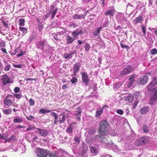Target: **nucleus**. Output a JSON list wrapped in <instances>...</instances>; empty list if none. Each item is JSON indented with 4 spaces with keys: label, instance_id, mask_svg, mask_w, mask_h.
<instances>
[{
    "label": "nucleus",
    "instance_id": "obj_16",
    "mask_svg": "<svg viewBox=\"0 0 157 157\" xmlns=\"http://www.w3.org/2000/svg\"><path fill=\"white\" fill-rule=\"evenodd\" d=\"M115 10L113 8L110 10H106L105 11V14L106 16H107L109 15H110L111 16H114L115 14Z\"/></svg>",
    "mask_w": 157,
    "mask_h": 157
},
{
    "label": "nucleus",
    "instance_id": "obj_51",
    "mask_svg": "<svg viewBox=\"0 0 157 157\" xmlns=\"http://www.w3.org/2000/svg\"><path fill=\"white\" fill-rule=\"evenodd\" d=\"M120 45L122 48H124L128 49L130 48L128 45H124L122 43H120Z\"/></svg>",
    "mask_w": 157,
    "mask_h": 157
},
{
    "label": "nucleus",
    "instance_id": "obj_32",
    "mask_svg": "<svg viewBox=\"0 0 157 157\" xmlns=\"http://www.w3.org/2000/svg\"><path fill=\"white\" fill-rule=\"evenodd\" d=\"M19 25H20L22 26L25 25V20L24 19L20 18L19 19Z\"/></svg>",
    "mask_w": 157,
    "mask_h": 157
},
{
    "label": "nucleus",
    "instance_id": "obj_31",
    "mask_svg": "<svg viewBox=\"0 0 157 157\" xmlns=\"http://www.w3.org/2000/svg\"><path fill=\"white\" fill-rule=\"evenodd\" d=\"M12 112V110L11 109H8L4 110L3 111V113L5 114L8 115L11 114Z\"/></svg>",
    "mask_w": 157,
    "mask_h": 157
},
{
    "label": "nucleus",
    "instance_id": "obj_38",
    "mask_svg": "<svg viewBox=\"0 0 157 157\" xmlns=\"http://www.w3.org/2000/svg\"><path fill=\"white\" fill-rule=\"evenodd\" d=\"M143 129L144 132L145 133H147L148 132V127L146 125L143 126Z\"/></svg>",
    "mask_w": 157,
    "mask_h": 157
},
{
    "label": "nucleus",
    "instance_id": "obj_53",
    "mask_svg": "<svg viewBox=\"0 0 157 157\" xmlns=\"http://www.w3.org/2000/svg\"><path fill=\"white\" fill-rule=\"evenodd\" d=\"M14 95L15 97L17 99H20L22 98L21 95L18 94H15Z\"/></svg>",
    "mask_w": 157,
    "mask_h": 157
},
{
    "label": "nucleus",
    "instance_id": "obj_61",
    "mask_svg": "<svg viewBox=\"0 0 157 157\" xmlns=\"http://www.w3.org/2000/svg\"><path fill=\"white\" fill-rule=\"evenodd\" d=\"M19 48H17L12 53V54L13 55H15L16 54V53L18 52L19 51Z\"/></svg>",
    "mask_w": 157,
    "mask_h": 157
},
{
    "label": "nucleus",
    "instance_id": "obj_48",
    "mask_svg": "<svg viewBox=\"0 0 157 157\" xmlns=\"http://www.w3.org/2000/svg\"><path fill=\"white\" fill-rule=\"evenodd\" d=\"M10 65L7 64L5 66L4 70L6 71H8L10 70Z\"/></svg>",
    "mask_w": 157,
    "mask_h": 157
},
{
    "label": "nucleus",
    "instance_id": "obj_59",
    "mask_svg": "<svg viewBox=\"0 0 157 157\" xmlns=\"http://www.w3.org/2000/svg\"><path fill=\"white\" fill-rule=\"evenodd\" d=\"M13 66L14 67L21 68V67L22 65H13Z\"/></svg>",
    "mask_w": 157,
    "mask_h": 157
},
{
    "label": "nucleus",
    "instance_id": "obj_4",
    "mask_svg": "<svg viewBox=\"0 0 157 157\" xmlns=\"http://www.w3.org/2000/svg\"><path fill=\"white\" fill-rule=\"evenodd\" d=\"M147 74L150 75V73H148L146 75H144L142 77L138 79L137 81L139 84L143 85L147 83L148 79V76L147 75Z\"/></svg>",
    "mask_w": 157,
    "mask_h": 157
},
{
    "label": "nucleus",
    "instance_id": "obj_20",
    "mask_svg": "<svg viewBox=\"0 0 157 157\" xmlns=\"http://www.w3.org/2000/svg\"><path fill=\"white\" fill-rule=\"evenodd\" d=\"M155 86V85H153V84L150 83V84L147 86V89L148 90L154 92L157 91L154 88Z\"/></svg>",
    "mask_w": 157,
    "mask_h": 157
},
{
    "label": "nucleus",
    "instance_id": "obj_52",
    "mask_svg": "<svg viewBox=\"0 0 157 157\" xmlns=\"http://www.w3.org/2000/svg\"><path fill=\"white\" fill-rule=\"evenodd\" d=\"M14 91L15 93H17L19 92L20 91V88L18 87H15L14 89Z\"/></svg>",
    "mask_w": 157,
    "mask_h": 157
},
{
    "label": "nucleus",
    "instance_id": "obj_17",
    "mask_svg": "<svg viewBox=\"0 0 157 157\" xmlns=\"http://www.w3.org/2000/svg\"><path fill=\"white\" fill-rule=\"evenodd\" d=\"M104 107H102L101 109H98L96 111L95 117H99L103 113Z\"/></svg>",
    "mask_w": 157,
    "mask_h": 157
},
{
    "label": "nucleus",
    "instance_id": "obj_6",
    "mask_svg": "<svg viewBox=\"0 0 157 157\" xmlns=\"http://www.w3.org/2000/svg\"><path fill=\"white\" fill-rule=\"evenodd\" d=\"M1 80L2 81V83L3 85H6L8 83H12L13 82V81L11 80L10 78L6 75L2 76Z\"/></svg>",
    "mask_w": 157,
    "mask_h": 157
},
{
    "label": "nucleus",
    "instance_id": "obj_50",
    "mask_svg": "<svg viewBox=\"0 0 157 157\" xmlns=\"http://www.w3.org/2000/svg\"><path fill=\"white\" fill-rule=\"evenodd\" d=\"M116 112L118 114L120 115H122L124 113V112L123 110L120 109L117 110Z\"/></svg>",
    "mask_w": 157,
    "mask_h": 157
},
{
    "label": "nucleus",
    "instance_id": "obj_19",
    "mask_svg": "<svg viewBox=\"0 0 157 157\" xmlns=\"http://www.w3.org/2000/svg\"><path fill=\"white\" fill-rule=\"evenodd\" d=\"M135 75H132L129 78V82L128 84V87L130 86L135 81Z\"/></svg>",
    "mask_w": 157,
    "mask_h": 157
},
{
    "label": "nucleus",
    "instance_id": "obj_42",
    "mask_svg": "<svg viewBox=\"0 0 157 157\" xmlns=\"http://www.w3.org/2000/svg\"><path fill=\"white\" fill-rule=\"evenodd\" d=\"M29 104L31 106H33L35 104V101L32 99L30 98L29 100Z\"/></svg>",
    "mask_w": 157,
    "mask_h": 157
},
{
    "label": "nucleus",
    "instance_id": "obj_13",
    "mask_svg": "<svg viewBox=\"0 0 157 157\" xmlns=\"http://www.w3.org/2000/svg\"><path fill=\"white\" fill-rule=\"evenodd\" d=\"M143 21V19L142 16L136 17L132 21L133 23L136 25L138 23H141Z\"/></svg>",
    "mask_w": 157,
    "mask_h": 157
},
{
    "label": "nucleus",
    "instance_id": "obj_8",
    "mask_svg": "<svg viewBox=\"0 0 157 157\" xmlns=\"http://www.w3.org/2000/svg\"><path fill=\"white\" fill-rule=\"evenodd\" d=\"M82 80L86 86H87L89 82V80L88 78V76L86 73L82 72Z\"/></svg>",
    "mask_w": 157,
    "mask_h": 157
},
{
    "label": "nucleus",
    "instance_id": "obj_55",
    "mask_svg": "<svg viewBox=\"0 0 157 157\" xmlns=\"http://www.w3.org/2000/svg\"><path fill=\"white\" fill-rule=\"evenodd\" d=\"M13 137H14V136L12 135L11 137L8 138V139H6V142H10L13 140Z\"/></svg>",
    "mask_w": 157,
    "mask_h": 157
},
{
    "label": "nucleus",
    "instance_id": "obj_7",
    "mask_svg": "<svg viewBox=\"0 0 157 157\" xmlns=\"http://www.w3.org/2000/svg\"><path fill=\"white\" fill-rule=\"evenodd\" d=\"M134 67L131 66H128L124 69L123 71H121L120 75H124L125 74H128L133 70Z\"/></svg>",
    "mask_w": 157,
    "mask_h": 157
},
{
    "label": "nucleus",
    "instance_id": "obj_37",
    "mask_svg": "<svg viewBox=\"0 0 157 157\" xmlns=\"http://www.w3.org/2000/svg\"><path fill=\"white\" fill-rule=\"evenodd\" d=\"M20 30L23 33L25 34L27 33V30L26 28L24 27H19Z\"/></svg>",
    "mask_w": 157,
    "mask_h": 157
},
{
    "label": "nucleus",
    "instance_id": "obj_30",
    "mask_svg": "<svg viewBox=\"0 0 157 157\" xmlns=\"http://www.w3.org/2000/svg\"><path fill=\"white\" fill-rule=\"evenodd\" d=\"M37 37V36L36 34L34 32H33L32 35H31V36L29 38V40L32 41L33 40L35 39Z\"/></svg>",
    "mask_w": 157,
    "mask_h": 157
},
{
    "label": "nucleus",
    "instance_id": "obj_24",
    "mask_svg": "<svg viewBox=\"0 0 157 157\" xmlns=\"http://www.w3.org/2000/svg\"><path fill=\"white\" fill-rule=\"evenodd\" d=\"M75 40V39L69 36H67V44H71Z\"/></svg>",
    "mask_w": 157,
    "mask_h": 157
},
{
    "label": "nucleus",
    "instance_id": "obj_15",
    "mask_svg": "<svg viewBox=\"0 0 157 157\" xmlns=\"http://www.w3.org/2000/svg\"><path fill=\"white\" fill-rule=\"evenodd\" d=\"M39 131V133L42 136H46L48 134V131L45 129H42L39 128H37Z\"/></svg>",
    "mask_w": 157,
    "mask_h": 157
},
{
    "label": "nucleus",
    "instance_id": "obj_49",
    "mask_svg": "<svg viewBox=\"0 0 157 157\" xmlns=\"http://www.w3.org/2000/svg\"><path fill=\"white\" fill-rule=\"evenodd\" d=\"M121 85L120 83H117L114 84V86L115 88H117L120 87Z\"/></svg>",
    "mask_w": 157,
    "mask_h": 157
},
{
    "label": "nucleus",
    "instance_id": "obj_64",
    "mask_svg": "<svg viewBox=\"0 0 157 157\" xmlns=\"http://www.w3.org/2000/svg\"><path fill=\"white\" fill-rule=\"evenodd\" d=\"M137 104H138V102L137 101H135L134 102V104H133V109H134L135 108L137 105Z\"/></svg>",
    "mask_w": 157,
    "mask_h": 157
},
{
    "label": "nucleus",
    "instance_id": "obj_2",
    "mask_svg": "<svg viewBox=\"0 0 157 157\" xmlns=\"http://www.w3.org/2000/svg\"><path fill=\"white\" fill-rule=\"evenodd\" d=\"M149 141V140L147 137L142 136L136 140L134 142V144L136 146H139L145 144Z\"/></svg>",
    "mask_w": 157,
    "mask_h": 157
},
{
    "label": "nucleus",
    "instance_id": "obj_18",
    "mask_svg": "<svg viewBox=\"0 0 157 157\" xmlns=\"http://www.w3.org/2000/svg\"><path fill=\"white\" fill-rule=\"evenodd\" d=\"M149 108L148 107H144L140 109V113L142 114H145L149 112Z\"/></svg>",
    "mask_w": 157,
    "mask_h": 157
},
{
    "label": "nucleus",
    "instance_id": "obj_28",
    "mask_svg": "<svg viewBox=\"0 0 157 157\" xmlns=\"http://www.w3.org/2000/svg\"><path fill=\"white\" fill-rule=\"evenodd\" d=\"M133 95L132 94H129L128 96L126 98V100H128L129 102H131L133 100Z\"/></svg>",
    "mask_w": 157,
    "mask_h": 157
},
{
    "label": "nucleus",
    "instance_id": "obj_10",
    "mask_svg": "<svg viewBox=\"0 0 157 157\" xmlns=\"http://www.w3.org/2000/svg\"><path fill=\"white\" fill-rule=\"evenodd\" d=\"M153 93L149 101V103L151 105L153 104L157 100V91Z\"/></svg>",
    "mask_w": 157,
    "mask_h": 157
},
{
    "label": "nucleus",
    "instance_id": "obj_56",
    "mask_svg": "<svg viewBox=\"0 0 157 157\" xmlns=\"http://www.w3.org/2000/svg\"><path fill=\"white\" fill-rule=\"evenodd\" d=\"M2 22L3 23V24L5 27H7L8 28H9L8 26V23L5 22L3 20H2Z\"/></svg>",
    "mask_w": 157,
    "mask_h": 157
},
{
    "label": "nucleus",
    "instance_id": "obj_3",
    "mask_svg": "<svg viewBox=\"0 0 157 157\" xmlns=\"http://www.w3.org/2000/svg\"><path fill=\"white\" fill-rule=\"evenodd\" d=\"M36 153L38 157H47L48 155V153L47 150L40 148L37 150Z\"/></svg>",
    "mask_w": 157,
    "mask_h": 157
},
{
    "label": "nucleus",
    "instance_id": "obj_36",
    "mask_svg": "<svg viewBox=\"0 0 157 157\" xmlns=\"http://www.w3.org/2000/svg\"><path fill=\"white\" fill-rule=\"evenodd\" d=\"M72 34L73 36L75 38L77 37L78 35V31L77 30H75L72 32Z\"/></svg>",
    "mask_w": 157,
    "mask_h": 157
},
{
    "label": "nucleus",
    "instance_id": "obj_60",
    "mask_svg": "<svg viewBox=\"0 0 157 157\" xmlns=\"http://www.w3.org/2000/svg\"><path fill=\"white\" fill-rule=\"evenodd\" d=\"M5 46V43L4 42H1L0 43V47L2 48H4Z\"/></svg>",
    "mask_w": 157,
    "mask_h": 157
},
{
    "label": "nucleus",
    "instance_id": "obj_25",
    "mask_svg": "<svg viewBox=\"0 0 157 157\" xmlns=\"http://www.w3.org/2000/svg\"><path fill=\"white\" fill-rule=\"evenodd\" d=\"M48 155L49 157H58L57 152L56 151L52 152L48 154Z\"/></svg>",
    "mask_w": 157,
    "mask_h": 157
},
{
    "label": "nucleus",
    "instance_id": "obj_58",
    "mask_svg": "<svg viewBox=\"0 0 157 157\" xmlns=\"http://www.w3.org/2000/svg\"><path fill=\"white\" fill-rule=\"evenodd\" d=\"M77 26V25L75 23H72L69 25L70 27L71 28H75Z\"/></svg>",
    "mask_w": 157,
    "mask_h": 157
},
{
    "label": "nucleus",
    "instance_id": "obj_14",
    "mask_svg": "<svg viewBox=\"0 0 157 157\" xmlns=\"http://www.w3.org/2000/svg\"><path fill=\"white\" fill-rule=\"evenodd\" d=\"M86 15V14L85 13L84 14H76L73 15V18L74 19H84Z\"/></svg>",
    "mask_w": 157,
    "mask_h": 157
},
{
    "label": "nucleus",
    "instance_id": "obj_43",
    "mask_svg": "<svg viewBox=\"0 0 157 157\" xmlns=\"http://www.w3.org/2000/svg\"><path fill=\"white\" fill-rule=\"evenodd\" d=\"M141 27L143 34L144 35H145L146 34V27L145 26H144L143 25H142Z\"/></svg>",
    "mask_w": 157,
    "mask_h": 157
},
{
    "label": "nucleus",
    "instance_id": "obj_57",
    "mask_svg": "<svg viewBox=\"0 0 157 157\" xmlns=\"http://www.w3.org/2000/svg\"><path fill=\"white\" fill-rule=\"evenodd\" d=\"M8 138L7 135L5 134H3L2 135H1V139H5L6 140Z\"/></svg>",
    "mask_w": 157,
    "mask_h": 157
},
{
    "label": "nucleus",
    "instance_id": "obj_47",
    "mask_svg": "<svg viewBox=\"0 0 157 157\" xmlns=\"http://www.w3.org/2000/svg\"><path fill=\"white\" fill-rule=\"evenodd\" d=\"M74 140L75 142L79 144L80 142V139L77 137L75 136L74 138Z\"/></svg>",
    "mask_w": 157,
    "mask_h": 157
},
{
    "label": "nucleus",
    "instance_id": "obj_11",
    "mask_svg": "<svg viewBox=\"0 0 157 157\" xmlns=\"http://www.w3.org/2000/svg\"><path fill=\"white\" fill-rule=\"evenodd\" d=\"M80 67V63L79 62L76 63L74 65L73 73L75 75H76V73L79 70Z\"/></svg>",
    "mask_w": 157,
    "mask_h": 157
},
{
    "label": "nucleus",
    "instance_id": "obj_62",
    "mask_svg": "<svg viewBox=\"0 0 157 157\" xmlns=\"http://www.w3.org/2000/svg\"><path fill=\"white\" fill-rule=\"evenodd\" d=\"M33 129V128L31 126H30L26 129V131H28L29 130H32Z\"/></svg>",
    "mask_w": 157,
    "mask_h": 157
},
{
    "label": "nucleus",
    "instance_id": "obj_1",
    "mask_svg": "<svg viewBox=\"0 0 157 157\" xmlns=\"http://www.w3.org/2000/svg\"><path fill=\"white\" fill-rule=\"evenodd\" d=\"M109 125L108 121L102 120L99 124L98 132L100 134L105 135L108 131V127Z\"/></svg>",
    "mask_w": 157,
    "mask_h": 157
},
{
    "label": "nucleus",
    "instance_id": "obj_29",
    "mask_svg": "<svg viewBox=\"0 0 157 157\" xmlns=\"http://www.w3.org/2000/svg\"><path fill=\"white\" fill-rule=\"evenodd\" d=\"M51 110H46L44 109H42L39 111V113H42V114H44L47 113H48L51 112Z\"/></svg>",
    "mask_w": 157,
    "mask_h": 157
},
{
    "label": "nucleus",
    "instance_id": "obj_34",
    "mask_svg": "<svg viewBox=\"0 0 157 157\" xmlns=\"http://www.w3.org/2000/svg\"><path fill=\"white\" fill-rule=\"evenodd\" d=\"M58 10V9L56 8L55 10L52 13L51 16V18L52 19L54 18Z\"/></svg>",
    "mask_w": 157,
    "mask_h": 157
},
{
    "label": "nucleus",
    "instance_id": "obj_27",
    "mask_svg": "<svg viewBox=\"0 0 157 157\" xmlns=\"http://www.w3.org/2000/svg\"><path fill=\"white\" fill-rule=\"evenodd\" d=\"M13 121L14 123H21L23 122V120L21 118H15L13 120Z\"/></svg>",
    "mask_w": 157,
    "mask_h": 157
},
{
    "label": "nucleus",
    "instance_id": "obj_41",
    "mask_svg": "<svg viewBox=\"0 0 157 157\" xmlns=\"http://www.w3.org/2000/svg\"><path fill=\"white\" fill-rule=\"evenodd\" d=\"M64 57L65 59L71 58L72 57V54L70 53L69 54H67L66 53L64 54Z\"/></svg>",
    "mask_w": 157,
    "mask_h": 157
},
{
    "label": "nucleus",
    "instance_id": "obj_39",
    "mask_svg": "<svg viewBox=\"0 0 157 157\" xmlns=\"http://www.w3.org/2000/svg\"><path fill=\"white\" fill-rule=\"evenodd\" d=\"M157 53V50L156 48H154L151 49L150 52L151 55H155Z\"/></svg>",
    "mask_w": 157,
    "mask_h": 157
},
{
    "label": "nucleus",
    "instance_id": "obj_33",
    "mask_svg": "<svg viewBox=\"0 0 157 157\" xmlns=\"http://www.w3.org/2000/svg\"><path fill=\"white\" fill-rule=\"evenodd\" d=\"M90 45L88 43H86L85 44V50L88 52L90 49Z\"/></svg>",
    "mask_w": 157,
    "mask_h": 157
},
{
    "label": "nucleus",
    "instance_id": "obj_54",
    "mask_svg": "<svg viewBox=\"0 0 157 157\" xmlns=\"http://www.w3.org/2000/svg\"><path fill=\"white\" fill-rule=\"evenodd\" d=\"M13 137H14V136L12 135L11 137L8 138V139H6V142H10L13 140Z\"/></svg>",
    "mask_w": 157,
    "mask_h": 157
},
{
    "label": "nucleus",
    "instance_id": "obj_26",
    "mask_svg": "<svg viewBox=\"0 0 157 157\" xmlns=\"http://www.w3.org/2000/svg\"><path fill=\"white\" fill-rule=\"evenodd\" d=\"M44 43L43 41H40L39 42L38 44V48L41 49H43L44 48Z\"/></svg>",
    "mask_w": 157,
    "mask_h": 157
},
{
    "label": "nucleus",
    "instance_id": "obj_12",
    "mask_svg": "<svg viewBox=\"0 0 157 157\" xmlns=\"http://www.w3.org/2000/svg\"><path fill=\"white\" fill-rule=\"evenodd\" d=\"M77 111L75 112V115L76 118L78 119L79 121L80 120V116L82 113V110L80 107H78L77 109Z\"/></svg>",
    "mask_w": 157,
    "mask_h": 157
},
{
    "label": "nucleus",
    "instance_id": "obj_44",
    "mask_svg": "<svg viewBox=\"0 0 157 157\" xmlns=\"http://www.w3.org/2000/svg\"><path fill=\"white\" fill-rule=\"evenodd\" d=\"M38 30L39 32H41L43 29V25L40 23L38 25Z\"/></svg>",
    "mask_w": 157,
    "mask_h": 157
},
{
    "label": "nucleus",
    "instance_id": "obj_9",
    "mask_svg": "<svg viewBox=\"0 0 157 157\" xmlns=\"http://www.w3.org/2000/svg\"><path fill=\"white\" fill-rule=\"evenodd\" d=\"M76 123H72L67 128L66 132L69 134H71L72 133L73 130L74 128L75 127Z\"/></svg>",
    "mask_w": 157,
    "mask_h": 157
},
{
    "label": "nucleus",
    "instance_id": "obj_5",
    "mask_svg": "<svg viewBox=\"0 0 157 157\" xmlns=\"http://www.w3.org/2000/svg\"><path fill=\"white\" fill-rule=\"evenodd\" d=\"M13 97V96L11 95L8 94L4 100V104L8 106H10L12 105L13 103V101L10 98H12Z\"/></svg>",
    "mask_w": 157,
    "mask_h": 157
},
{
    "label": "nucleus",
    "instance_id": "obj_35",
    "mask_svg": "<svg viewBox=\"0 0 157 157\" xmlns=\"http://www.w3.org/2000/svg\"><path fill=\"white\" fill-rule=\"evenodd\" d=\"M151 84L155 85L157 83V77H155L153 78L152 81L151 82Z\"/></svg>",
    "mask_w": 157,
    "mask_h": 157
},
{
    "label": "nucleus",
    "instance_id": "obj_40",
    "mask_svg": "<svg viewBox=\"0 0 157 157\" xmlns=\"http://www.w3.org/2000/svg\"><path fill=\"white\" fill-rule=\"evenodd\" d=\"M106 135V133H105V135L102 134H100V135H98L99 136V138L100 139H101L102 141H103V139L105 138V136Z\"/></svg>",
    "mask_w": 157,
    "mask_h": 157
},
{
    "label": "nucleus",
    "instance_id": "obj_21",
    "mask_svg": "<svg viewBox=\"0 0 157 157\" xmlns=\"http://www.w3.org/2000/svg\"><path fill=\"white\" fill-rule=\"evenodd\" d=\"M51 114L52 116L54 118V124H56L58 121L57 120L58 117V114L54 112H52Z\"/></svg>",
    "mask_w": 157,
    "mask_h": 157
},
{
    "label": "nucleus",
    "instance_id": "obj_45",
    "mask_svg": "<svg viewBox=\"0 0 157 157\" xmlns=\"http://www.w3.org/2000/svg\"><path fill=\"white\" fill-rule=\"evenodd\" d=\"M65 115L63 116L62 118V119L61 120H60L59 121V123L60 124H62L65 121Z\"/></svg>",
    "mask_w": 157,
    "mask_h": 157
},
{
    "label": "nucleus",
    "instance_id": "obj_22",
    "mask_svg": "<svg viewBox=\"0 0 157 157\" xmlns=\"http://www.w3.org/2000/svg\"><path fill=\"white\" fill-rule=\"evenodd\" d=\"M90 151L93 154H96L98 152L97 149L94 146H90Z\"/></svg>",
    "mask_w": 157,
    "mask_h": 157
},
{
    "label": "nucleus",
    "instance_id": "obj_46",
    "mask_svg": "<svg viewBox=\"0 0 157 157\" xmlns=\"http://www.w3.org/2000/svg\"><path fill=\"white\" fill-rule=\"evenodd\" d=\"M71 81L72 83H75L78 81V79L75 77H73L71 79Z\"/></svg>",
    "mask_w": 157,
    "mask_h": 157
},
{
    "label": "nucleus",
    "instance_id": "obj_63",
    "mask_svg": "<svg viewBox=\"0 0 157 157\" xmlns=\"http://www.w3.org/2000/svg\"><path fill=\"white\" fill-rule=\"evenodd\" d=\"M68 85L67 84H64L62 86V89L63 90H64L66 88H67Z\"/></svg>",
    "mask_w": 157,
    "mask_h": 157
},
{
    "label": "nucleus",
    "instance_id": "obj_23",
    "mask_svg": "<svg viewBox=\"0 0 157 157\" xmlns=\"http://www.w3.org/2000/svg\"><path fill=\"white\" fill-rule=\"evenodd\" d=\"M101 27H100L97 28L96 29L94 32L93 34L95 36L99 35L100 33V31L102 29Z\"/></svg>",
    "mask_w": 157,
    "mask_h": 157
}]
</instances>
